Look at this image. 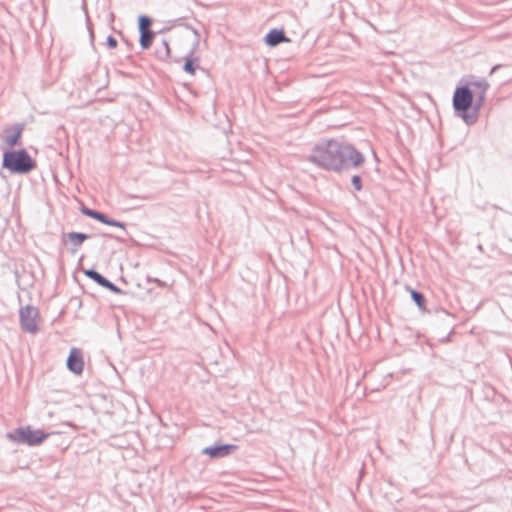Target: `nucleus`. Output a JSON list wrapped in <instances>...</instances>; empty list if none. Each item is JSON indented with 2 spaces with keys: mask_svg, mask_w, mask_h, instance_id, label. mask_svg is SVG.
<instances>
[{
  "mask_svg": "<svg viewBox=\"0 0 512 512\" xmlns=\"http://www.w3.org/2000/svg\"><path fill=\"white\" fill-rule=\"evenodd\" d=\"M309 161L325 170L340 171L348 165L359 166L364 157L351 145L325 139L314 145Z\"/></svg>",
  "mask_w": 512,
  "mask_h": 512,
  "instance_id": "f257e3e1",
  "label": "nucleus"
},
{
  "mask_svg": "<svg viewBox=\"0 0 512 512\" xmlns=\"http://www.w3.org/2000/svg\"><path fill=\"white\" fill-rule=\"evenodd\" d=\"M34 166V161L25 150L6 151L3 154V167L13 173H27Z\"/></svg>",
  "mask_w": 512,
  "mask_h": 512,
  "instance_id": "f03ea898",
  "label": "nucleus"
},
{
  "mask_svg": "<svg viewBox=\"0 0 512 512\" xmlns=\"http://www.w3.org/2000/svg\"><path fill=\"white\" fill-rule=\"evenodd\" d=\"M107 46L111 49H115L117 47V40L113 36H109L107 38Z\"/></svg>",
  "mask_w": 512,
  "mask_h": 512,
  "instance_id": "6ab92c4d",
  "label": "nucleus"
},
{
  "mask_svg": "<svg viewBox=\"0 0 512 512\" xmlns=\"http://www.w3.org/2000/svg\"><path fill=\"white\" fill-rule=\"evenodd\" d=\"M236 449L235 445H221L215 447H207L203 450L204 454L212 458L224 457Z\"/></svg>",
  "mask_w": 512,
  "mask_h": 512,
  "instance_id": "1a4fd4ad",
  "label": "nucleus"
},
{
  "mask_svg": "<svg viewBox=\"0 0 512 512\" xmlns=\"http://www.w3.org/2000/svg\"><path fill=\"white\" fill-rule=\"evenodd\" d=\"M81 212L88 216V217H91L97 221H100L104 224H107V225H110V226H115V227H120V228H124V225L118 221H115V220H112V219H109L107 218L104 214L100 213V212H97V211H94V210H91V209H88V208H81Z\"/></svg>",
  "mask_w": 512,
  "mask_h": 512,
  "instance_id": "6e6552de",
  "label": "nucleus"
},
{
  "mask_svg": "<svg viewBox=\"0 0 512 512\" xmlns=\"http://www.w3.org/2000/svg\"><path fill=\"white\" fill-rule=\"evenodd\" d=\"M410 294H411V297L412 299L415 301V303L417 304V306L421 309V310H425V298L422 294L418 293L417 291L415 290H411L410 291Z\"/></svg>",
  "mask_w": 512,
  "mask_h": 512,
  "instance_id": "2eb2a0df",
  "label": "nucleus"
},
{
  "mask_svg": "<svg viewBox=\"0 0 512 512\" xmlns=\"http://www.w3.org/2000/svg\"><path fill=\"white\" fill-rule=\"evenodd\" d=\"M470 86L475 89V94L477 97V105L481 106L485 99V93L488 88V83L486 81L479 82H471Z\"/></svg>",
  "mask_w": 512,
  "mask_h": 512,
  "instance_id": "9b49d317",
  "label": "nucleus"
},
{
  "mask_svg": "<svg viewBox=\"0 0 512 512\" xmlns=\"http://www.w3.org/2000/svg\"><path fill=\"white\" fill-rule=\"evenodd\" d=\"M151 26V20L146 16H140L139 17V30L142 31H149Z\"/></svg>",
  "mask_w": 512,
  "mask_h": 512,
  "instance_id": "f3484780",
  "label": "nucleus"
},
{
  "mask_svg": "<svg viewBox=\"0 0 512 512\" xmlns=\"http://www.w3.org/2000/svg\"><path fill=\"white\" fill-rule=\"evenodd\" d=\"M197 67V61L187 58L185 60L184 70L190 75H194Z\"/></svg>",
  "mask_w": 512,
  "mask_h": 512,
  "instance_id": "dca6fc26",
  "label": "nucleus"
},
{
  "mask_svg": "<svg viewBox=\"0 0 512 512\" xmlns=\"http://www.w3.org/2000/svg\"><path fill=\"white\" fill-rule=\"evenodd\" d=\"M49 434L42 430H34L31 426L18 428L14 431L11 438L19 443H25L29 446L40 445L48 438Z\"/></svg>",
  "mask_w": 512,
  "mask_h": 512,
  "instance_id": "20e7f679",
  "label": "nucleus"
},
{
  "mask_svg": "<svg viewBox=\"0 0 512 512\" xmlns=\"http://www.w3.org/2000/svg\"><path fill=\"white\" fill-rule=\"evenodd\" d=\"M39 320L40 315L36 307L27 305L20 309V324L24 331L32 334L36 333Z\"/></svg>",
  "mask_w": 512,
  "mask_h": 512,
  "instance_id": "39448f33",
  "label": "nucleus"
},
{
  "mask_svg": "<svg viewBox=\"0 0 512 512\" xmlns=\"http://www.w3.org/2000/svg\"><path fill=\"white\" fill-rule=\"evenodd\" d=\"M85 274L91 278L92 280H94L95 282H97L98 284L104 286V287H107V288H110V289H114V285L112 283H110L108 280H106L105 278H103L99 273H97L96 271L94 270H87L85 271Z\"/></svg>",
  "mask_w": 512,
  "mask_h": 512,
  "instance_id": "f8f14e48",
  "label": "nucleus"
},
{
  "mask_svg": "<svg viewBox=\"0 0 512 512\" xmlns=\"http://www.w3.org/2000/svg\"><path fill=\"white\" fill-rule=\"evenodd\" d=\"M352 184L354 185V187L357 191L361 190L362 186H361V179L359 176L355 175L352 177Z\"/></svg>",
  "mask_w": 512,
  "mask_h": 512,
  "instance_id": "a211bd4d",
  "label": "nucleus"
},
{
  "mask_svg": "<svg viewBox=\"0 0 512 512\" xmlns=\"http://www.w3.org/2000/svg\"><path fill=\"white\" fill-rule=\"evenodd\" d=\"M265 41H266L267 45L273 47V46L278 45L281 42H288L289 39L285 37L283 31L274 29V30H271L266 35Z\"/></svg>",
  "mask_w": 512,
  "mask_h": 512,
  "instance_id": "9d476101",
  "label": "nucleus"
},
{
  "mask_svg": "<svg viewBox=\"0 0 512 512\" xmlns=\"http://www.w3.org/2000/svg\"><path fill=\"white\" fill-rule=\"evenodd\" d=\"M473 104V91L469 86L457 87L453 95V107L455 111L461 113L465 122H469L467 111Z\"/></svg>",
  "mask_w": 512,
  "mask_h": 512,
  "instance_id": "7ed1b4c3",
  "label": "nucleus"
},
{
  "mask_svg": "<svg viewBox=\"0 0 512 512\" xmlns=\"http://www.w3.org/2000/svg\"><path fill=\"white\" fill-rule=\"evenodd\" d=\"M140 45L143 49H147L151 46L152 44V41H153V38H154V33L149 30V31H142L140 32Z\"/></svg>",
  "mask_w": 512,
  "mask_h": 512,
  "instance_id": "4468645a",
  "label": "nucleus"
},
{
  "mask_svg": "<svg viewBox=\"0 0 512 512\" xmlns=\"http://www.w3.org/2000/svg\"><path fill=\"white\" fill-rule=\"evenodd\" d=\"M23 127L19 124L11 125L5 128L3 132V148L11 149L14 146H17L22 137Z\"/></svg>",
  "mask_w": 512,
  "mask_h": 512,
  "instance_id": "423d86ee",
  "label": "nucleus"
},
{
  "mask_svg": "<svg viewBox=\"0 0 512 512\" xmlns=\"http://www.w3.org/2000/svg\"><path fill=\"white\" fill-rule=\"evenodd\" d=\"M67 238L72 245L78 247L83 244V242L88 238V236L84 233L71 232L67 234Z\"/></svg>",
  "mask_w": 512,
  "mask_h": 512,
  "instance_id": "ddd939ff",
  "label": "nucleus"
},
{
  "mask_svg": "<svg viewBox=\"0 0 512 512\" xmlns=\"http://www.w3.org/2000/svg\"><path fill=\"white\" fill-rule=\"evenodd\" d=\"M67 367L75 374H81L84 369L83 354L80 349L72 348L67 359Z\"/></svg>",
  "mask_w": 512,
  "mask_h": 512,
  "instance_id": "0eeeda50",
  "label": "nucleus"
}]
</instances>
